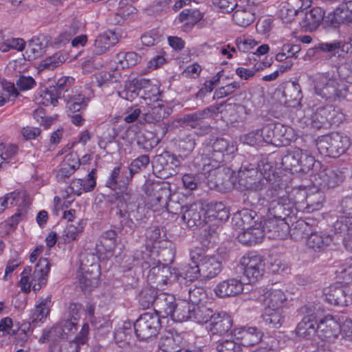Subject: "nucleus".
I'll use <instances>...</instances> for the list:
<instances>
[{
  "label": "nucleus",
  "instance_id": "ddd939ff",
  "mask_svg": "<svg viewBox=\"0 0 352 352\" xmlns=\"http://www.w3.org/2000/svg\"><path fill=\"white\" fill-rule=\"evenodd\" d=\"M319 170L311 175V181L314 186L334 188L340 185L344 179V174L339 169L319 167Z\"/></svg>",
  "mask_w": 352,
  "mask_h": 352
},
{
  "label": "nucleus",
  "instance_id": "0e129e2a",
  "mask_svg": "<svg viewBox=\"0 0 352 352\" xmlns=\"http://www.w3.org/2000/svg\"><path fill=\"white\" fill-rule=\"evenodd\" d=\"M206 300V293L203 287H195L188 289V302L190 305L203 304Z\"/></svg>",
  "mask_w": 352,
  "mask_h": 352
},
{
  "label": "nucleus",
  "instance_id": "bf43d9fd",
  "mask_svg": "<svg viewBox=\"0 0 352 352\" xmlns=\"http://www.w3.org/2000/svg\"><path fill=\"white\" fill-rule=\"evenodd\" d=\"M175 160V155L171 154L168 151H165L162 154L157 155L153 160L152 164L153 168L157 171L160 172L167 168L169 165V161Z\"/></svg>",
  "mask_w": 352,
  "mask_h": 352
},
{
  "label": "nucleus",
  "instance_id": "a19ab883",
  "mask_svg": "<svg viewBox=\"0 0 352 352\" xmlns=\"http://www.w3.org/2000/svg\"><path fill=\"white\" fill-rule=\"evenodd\" d=\"M204 117L201 111L184 116L182 120L187 125L193 129H201L203 133H208L210 131V126L205 124L203 120Z\"/></svg>",
  "mask_w": 352,
  "mask_h": 352
},
{
  "label": "nucleus",
  "instance_id": "c9c22d12",
  "mask_svg": "<svg viewBox=\"0 0 352 352\" xmlns=\"http://www.w3.org/2000/svg\"><path fill=\"white\" fill-rule=\"evenodd\" d=\"M67 59V55L61 52H58L52 56H47L42 60L38 64L37 69L38 72L52 71L60 66Z\"/></svg>",
  "mask_w": 352,
  "mask_h": 352
},
{
  "label": "nucleus",
  "instance_id": "1a4fd4ad",
  "mask_svg": "<svg viewBox=\"0 0 352 352\" xmlns=\"http://www.w3.org/2000/svg\"><path fill=\"white\" fill-rule=\"evenodd\" d=\"M133 327L139 340H144L155 337L161 327L160 316L155 313H144L136 320Z\"/></svg>",
  "mask_w": 352,
  "mask_h": 352
},
{
  "label": "nucleus",
  "instance_id": "09e8293b",
  "mask_svg": "<svg viewBox=\"0 0 352 352\" xmlns=\"http://www.w3.org/2000/svg\"><path fill=\"white\" fill-rule=\"evenodd\" d=\"M324 200V194L321 191L316 190L314 192L308 193L305 199L307 212H312L320 210L322 207Z\"/></svg>",
  "mask_w": 352,
  "mask_h": 352
},
{
  "label": "nucleus",
  "instance_id": "72a5a7b5",
  "mask_svg": "<svg viewBox=\"0 0 352 352\" xmlns=\"http://www.w3.org/2000/svg\"><path fill=\"white\" fill-rule=\"evenodd\" d=\"M205 218L208 221L217 220L223 221L229 218V212L224 204L221 202L211 203L204 211Z\"/></svg>",
  "mask_w": 352,
  "mask_h": 352
},
{
  "label": "nucleus",
  "instance_id": "f257e3e1",
  "mask_svg": "<svg viewBox=\"0 0 352 352\" xmlns=\"http://www.w3.org/2000/svg\"><path fill=\"white\" fill-rule=\"evenodd\" d=\"M274 173L273 164L264 158L256 166L252 164L243 165L239 171V177L247 188L258 191L267 184Z\"/></svg>",
  "mask_w": 352,
  "mask_h": 352
},
{
  "label": "nucleus",
  "instance_id": "3c124183",
  "mask_svg": "<svg viewBox=\"0 0 352 352\" xmlns=\"http://www.w3.org/2000/svg\"><path fill=\"white\" fill-rule=\"evenodd\" d=\"M179 272L180 274V283H182V280H184L192 282L201 276L199 264H188L184 267L179 269Z\"/></svg>",
  "mask_w": 352,
  "mask_h": 352
},
{
  "label": "nucleus",
  "instance_id": "412c9836",
  "mask_svg": "<svg viewBox=\"0 0 352 352\" xmlns=\"http://www.w3.org/2000/svg\"><path fill=\"white\" fill-rule=\"evenodd\" d=\"M80 305L75 303H72L68 307V311L65 316V318L59 323L60 328L63 331L64 335H67L70 333H74L77 330V323L79 320V310Z\"/></svg>",
  "mask_w": 352,
  "mask_h": 352
},
{
  "label": "nucleus",
  "instance_id": "4468645a",
  "mask_svg": "<svg viewBox=\"0 0 352 352\" xmlns=\"http://www.w3.org/2000/svg\"><path fill=\"white\" fill-rule=\"evenodd\" d=\"M147 195V206L153 211L165 208L166 201L170 196L168 188L163 187L160 184H150L146 186Z\"/></svg>",
  "mask_w": 352,
  "mask_h": 352
},
{
  "label": "nucleus",
  "instance_id": "4c0bfd02",
  "mask_svg": "<svg viewBox=\"0 0 352 352\" xmlns=\"http://www.w3.org/2000/svg\"><path fill=\"white\" fill-rule=\"evenodd\" d=\"M191 307L192 305L188 300H179L173 307V311L170 317L173 320L179 322L190 320Z\"/></svg>",
  "mask_w": 352,
  "mask_h": 352
},
{
  "label": "nucleus",
  "instance_id": "8fccbe9b",
  "mask_svg": "<svg viewBox=\"0 0 352 352\" xmlns=\"http://www.w3.org/2000/svg\"><path fill=\"white\" fill-rule=\"evenodd\" d=\"M82 270L85 272L79 276V283L80 287L84 291H90L92 288L96 287L98 284L97 274L92 276L88 272V270L86 267L88 266L82 261Z\"/></svg>",
  "mask_w": 352,
  "mask_h": 352
},
{
  "label": "nucleus",
  "instance_id": "b1692460",
  "mask_svg": "<svg viewBox=\"0 0 352 352\" xmlns=\"http://www.w3.org/2000/svg\"><path fill=\"white\" fill-rule=\"evenodd\" d=\"M199 265L201 277L211 279L217 276L221 271V262L214 256H206L201 259Z\"/></svg>",
  "mask_w": 352,
  "mask_h": 352
},
{
  "label": "nucleus",
  "instance_id": "f704fd0d",
  "mask_svg": "<svg viewBox=\"0 0 352 352\" xmlns=\"http://www.w3.org/2000/svg\"><path fill=\"white\" fill-rule=\"evenodd\" d=\"M317 321L311 320L308 318H302L295 329L296 336L300 338L311 339L317 333Z\"/></svg>",
  "mask_w": 352,
  "mask_h": 352
},
{
  "label": "nucleus",
  "instance_id": "680f3d73",
  "mask_svg": "<svg viewBox=\"0 0 352 352\" xmlns=\"http://www.w3.org/2000/svg\"><path fill=\"white\" fill-rule=\"evenodd\" d=\"M89 325L85 323L82 325L81 331L75 340L68 343V352H78L80 345L85 343L89 333Z\"/></svg>",
  "mask_w": 352,
  "mask_h": 352
},
{
  "label": "nucleus",
  "instance_id": "20e7f679",
  "mask_svg": "<svg viewBox=\"0 0 352 352\" xmlns=\"http://www.w3.org/2000/svg\"><path fill=\"white\" fill-rule=\"evenodd\" d=\"M350 145L349 138L346 134L339 132L322 136L316 143L320 153L331 157H337L344 153Z\"/></svg>",
  "mask_w": 352,
  "mask_h": 352
},
{
  "label": "nucleus",
  "instance_id": "6ab92c4d",
  "mask_svg": "<svg viewBox=\"0 0 352 352\" xmlns=\"http://www.w3.org/2000/svg\"><path fill=\"white\" fill-rule=\"evenodd\" d=\"M268 216L281 219H286L287 217L295 215L296 208L294 203L289 198L287 200L272 201L267 206Z\"/></svg>",
  "mask_w": 352,
  "mask_h": 352
},
{
  "label": "nucleus",
  "instance_id": "e2e57ef3",
  "mask_svg": "<svg viewBox=\"0 0 352 352\" xmlns=\"http://www.w3.org/2000/svg\"><path fill=\"white\" fill-rule=\"evenodd\" d=\"M25 47V42L20 38H8L0 43V50L3 52H8L11 50L23 51Z\"/></svg>",
  "mask_w": 352,
  "mask_h": 352
},
{
  "label": "nucleus",
  "instance_id": "58836bf2",
  "mask_svg": "<svg viewBox=\"0 0 352 352\" xmlns=\"http://www.w3.org/2000/svg\"><path fill=\"white\" fill-rule=\"evenodd\" d=\"M324 12L320 7H316L305 14L304 26L309 31L315 30L322 22Z\"/></svg>",
  "mask_w": 352,
  "mask_h": 352
},
{
  "label": "nucleus",
  "instance_id": "37998d69",
  "mask_svg": "<svg viewBox=\"0 0 352 352\" xmlns=\"http://www.w3.org/2000/svg\"><path fill=\"white\" fill-rule=\"evenodd\" d=\"M150 163V159L147 155H142L133 160L129 167V175H126L124 184H129L133 175L143 170L146 169Z\"/></svg>",
  "mask_w": 352,
  "mask_h": 352
},
{
  "label": "nucleus",
  "instance_id": "473e14b6",
  "mask_svg": "<svg viewBox=\"0 0 352 352\" xmlns=\"http://www.w3.org/2000/svg\"><path fill=\"white\" fill-rule=\"evenodd\" d=\"M262 319L269 328H279L284 322L283 309L264 307Z\"/></svg>",
  "mask_w": 352,
  "mask_h": 352
},
{
  "label": "nucleus",
  "instance_id": "6e6552de",
  "mask_svg": "<svg viewBox=\"0 0 352 352\" xmlns=\"http://www.w3.org/2000/svg\"><path fill=\"white\" fill-rule=\"evenodd\" d=\"M50 269V263L48 259L41 258L34 267L30 280L29 277L21 276L19 281L21 290L28 293L30 292L31 287H32L34 292L39 291L47 283Z\"/></svg>",
  "mask_w": 352,
  "mask_h": 352
},
{
  "label": "nucleus",
  "instance_id": "de8ad7c7",
  "mask_svg": "<svg viewBox=\"0 0 352 352\" xmlns=\"http://www.w3.org/2000/svg\"><path fill=\"white\" fill-rule=\"evenodd\" d=\"M132 332L133 329L130 322H125L122 328L116 331L114 338L120 347H124L131 342Z\"/></svg>",
  "mask_w": 352,
  "mask_h": 352
},
{
  "label": "nucleus",
  "instance_id": "4d7b16f0",
  "mask_svg": "<svg viewBox=\"0 0 352 352\" xmlns=\"http://www.w3.org/2000/svg\"><path fill=\"white\" fill-rule=\"evenodd\" d=\"M275 135L279 137L280 140L285 144H289L296 139L294 129L290 126L280 124L275 126Z\"/></svg>",
  "mask_w": 352,
  "mask_h": 352
},
{
  "label": "nucleus",
  "instance_id": "338daca9",
  "mask_svg": "<svg viewBox=\"0 0 352 352\" xmlns=\"http://www.w3.org/2000/svg\"><path fill=\"white\" fill-rule=\"evenodd\" d=\"M298 12L299 9H296L289 3H285L280 6L278 15L283 22L289 23L292 21Z\"/></svg>",
  "mask_w": 352,
  "mask_h": 352
},
{
  "label": "nucleus",
  "instance_id": "cd10ccee",
  "mask_svg": "<svg viewBox=\"0 0 352 352\" xmlns=\"http://www.w3.org/2000/svg\"><path fill=\"white\" fill-rule=\"evenodd\" d=\"M175 303L176 300L173 295L166 293L159 294L154 309L156 311L155 314L161 315L162 317L170 316Z\"/></svg>",
  "mask_w": 352,
  "mask_h": 352
},
{
  "label": "nucleus",
  "instance_id": "5fc2aeb1",
  "mask_svg": "<svg viewBox=\"0 0 352 352\" xmlns=\"http://www.w3.org/2000/svg\"><path fill=\"white\" fill-rule=\"evenodd\" d=\"M322 311L321 306L314 302H308L299 309V312L304 315L303 318H308L317 322L318 318L322 314Z\"/></svg>",
  "mask_w": 352,
  "mask_h": 352
},
{
  "label": "nucleus",
  "instance_id": "39448f33",
  "mask_svg": "<svg viewBox=\"0 0 352 352\" xmlns=\"http://www.w3.org/2000/svg\"><path fill=\"white\" fill-rule=\"evenodd\" d=\"M296 238H306L307 245L314 251H321L332 242V236L321 232H311V226L305 221H298L292 230Z\"/></svg>",
  "mask_w": 352,
  "mask_h": 352
},
{
  "label": "nucleus",
  "instance_id": "c85d7f7f",
  "mask_svg": "<svg viewBox=\"0 0 352 352\" xmlns=\"http://www.w3.org/2000/svg\"><path fill=\"white\" fill-rule=\"evenodd\" d=\"M183 344L182 336L172 331H167L160 338L159 348L163 352H175Z\"/></svg>",
  "mask_w": 352,
  "mask_h": 352
},
{
  "label": "nucleus",
  "instance_id": "c756f323",
  "mask_svg": "<svg viewBox=\"0 0 352 352\" xmlns=\"http://www.w3.org/2000/svg\"><path fill=\"white\" fill-rule=\"evenodd\" d=\"M147 83V80L144 78H134L126 82L124 88L121 91H118V95L127 100L132 101L137 96L141 95L142 86Z\"/></svg>",
  "mask_w": 352,
  "mask_h": 352
},
{
  "label": "nucleus",
  "instance_id": "aec40b11",
  "mask_svg": "<svg viewBox=\"0 0 352 352\" xmlns=\"http://www.w3.org/2000/svg\"><path fill=\"white\" fill-rule=\"evenodd\" d=\"M243 284L241 280L229 278L219 283L214 288V292L221 298L235 296L243 292Z\"/></svg>",
  "mask_w": 352,
  "mask_h": 352
},
{
  "label": "nucleus",
  "instance_id": "49530a36",
  "mask_svg": "<svg viewBox=\"0 0 352 352\" xmlns=\"http://www.w3.org/2000/svg\"><path fill=\"white\" fill-rule=\"evenodd\" d=\"M140 97L146 102V104L151 105V102H157L160 99V89L155 85H151L150 80L142 86Z\"/></svg>",
  "mask_w": 352,
  "mask_h": 352
},
{
  "label": "nucleus",
  "instance_id": "a211bd4d",
  "mask_svg": "<svg viewBox=\"0 0 352 352\" xmlns=\"http://www.w3.org/2000/svg\"><path fill=\"white\" fill-rule=\"evenodd\" d=\"M232 327V319L226 312L213 314L207 327L212 335L223 336L228 333Z\"/></svg>",
  "mask_w": 352,
  "mask_h": 352
},
{
  "label": "nucleus",
  "instance_id": "c03bdc74",
  "mask_svg": "<svg viewBox=\"0 0 352 352\" xmlns=\"http://www.w3.org/2000/svg\"><path fill=\"white\" fill-rule=\"evenodd\" d=\"M212 316V311L203 304L192 305L190 320L197 323H206Z\"/></svg>",
  "mask_w": 352,
  "mask_h": 352
},
{
  "label": "nucleus",
  "instance_id": "2f4dec72",
  "mask_svg": "<svg viewBox=\"0 0 352 352\" xmlns=\"http://www.w3.org/2000/svg\"><path fill=\"white\" fill-rule=\"evenodd\" d=\"M333 227L336 233L343 234V244L346 250L352 252V221L344 220L342 217L335 222Z\"/></svg>",
  "mask_w": 352,
  "mask_h": 352
},
{
  "label": "nucleus",
  "instance_id": "4be33fe9",
  "mask_svg": "<svg viewBox=\"0 0 352 352\" xmlns=\"http://www.w3.org/2000/svg\"><path fill=\"white\" fill-rule=\"evenodd\" d=\"M234 336L239 334L237 340H240L241 345L250 346L258 344L263 336V332L256 327H244L241 329H234Z\"/></svg>",
  "mask_w": 352,
  "mask_h": 352
},
{
  "label": "nucleus",
  "instance_id": "864d4df0",
  "mask_svg": "<svg viewBox=\"0 0 352 352\" xmlns=\"http://www.w3.org/2000/svg\"><path fill=\"white\" fill-rule=\"evenodd\" d=\"M46 47V41L44 38L34 37L32 38L27 47V53H30L32 58H35L40 56L44 52Z\"/></svg>",
  "mask_w": 352,
  "mask_h": 352
},
{
  "label": "nucleus",
  "instance_id": "9d476101",
  "mask_svg": "<svg viewBox=\"0 0 352 352\" xmlns=\"http://www.w3.org/2000/svg\"><path fill=\"white\" fill-rule=\"evenodd\" d=\"M264 188H267V190L261 195L260 201L262 204L266 202L268 206L270 204H272V201L287 200V197H289V187L284 184L282 179L274 173Z\"/></svg>",
  "mask_w": 352,
  "mask_h": 352
},
{
  "label": "nucleus",
  "instance_id": "79ce46f5",
  "mask_svg": "<svg viewBox=\"0 0 352 352\" xmlns=\"http://www.w3.org/2000/svg\"><path fill=\"white\" fill-rule=\"evenodd\" d=\"M300 153L301 157L298 165V167H300L299 170L303 173H308L311 170L313 172L311 175L314 174L318 168L320 167V163L316 162L307 150L301 149Z\"/></svg>",
  "mask_w": 352,
  "mask_h": 352
},
{
  "label": "nucleus",
  "instance_id": "0eeeda50",
  "mask_svg": "<svg viewBox=\"0 0 352 352\" xmlns=\"http://www.w3.org/2000/svg\"><path fill=\"white\" fill-rule=\"evenodd\" d=\"M239 267L250 284L262 279L266 271L265 260L254 252L244 254L240 259Z\"/></svg>",
  "mask_w": 352,
  "mask_h": 352
},
{
  "label": "nucleus",
  "instance_id": "2eb2a0df",
  "mask_svg": "<svg viewBox=\"0 0 352 352\" xmlns=\"http://www.w3.org/2000/svg\"><path fill=\"white\" fill-rule=\"evenodd\" d=\"M340 333V324L331 316H326L317 324V334L322 340L334 341Z\"/></svg>",
  "mask_w": 352,
  "mask_h": 352
},
{
  "label": "nucleus",
  "instance_id": "f8f14e48",
  "mask_svg": "<svg viewBox=\"0 0 352 352\" xmlns=\"http://www.w3.org/2000/svg\"><path fill=\"white\" fill-rule=\"evenodd\" d=\"M236 151L233 143H230L223 138H217L211 146L206 148V151L202 158H210L212 162V166L217 168L224 162L226 155H230Z\"/></svg>",
  "mask_w": 352,
  "mask_h": 352
},
{
  "label": "nucleus",
  "instance_id": "393cba45",
  "mask_svg": "<svg viewBox=\"0 0 352 352\" xmlns=\"http://www.w3.org/2000/svg\"><path fill=\"white\" fill-rule=\"evenodd\" d=\"M204 214V210L202 207L195 204L189 206H186V209L183 212L182 219L187 226L192 228L200 226L202 223V216Z\"/></svg>",
  "mask_w": 352,
  "mask_h": 352
},
{
  "label": "nucleus",
  "instance_id": "dca6fc26",
  "mask_svg": "<svg viewBox=\"0 0 352 352\" xmlns=\"http://www.w3.org/2000/svg\"><path fill=\"white\" fill-rule=\"evenodd\" d=\"M256 10V5L253 1H248L245 4L237 5L232 20L239 26L247 27L255 20Z\"/></svg>",
  "mask_w": 352,
  "mask_h": 352
},
{
  "label": "nucleus",
  "instance_id": "ea45409f",
  "mask_svg": "<svg viewBox=\"0 0 352 352\" xmlns=\"http://www.w3.org/2000/svg\"><path fill=\"white\" fill-rule=\"evenodd\" d=\"M168 270L166 269H161V266H155L152 267L147 276L148 282L151 287H153L155 289L162 288L166 285V275L168 274Z\"/></svg>",
  "mask_w": 352,
  "mask_h": 352
},
{
  "label": "nucleus",
  "instance_id": "f3484780",
  "mask_svg": "<svg viewBox=\"0 0 352 352\" xmlns=\"http://www.w3.org/2000/svg\"><path fill=\"white\" fill-rule=\"evenodd\" d=\"M263 225L269 238L283 239L289 234V226L285 222V219L268 216Z\"/></svg>",
  "mask_w": 352,
  "mask_h": 352
},
{
  "label": "nucleus",
  "instance_id": "603ef678",
  "mask_svg": "<svg viewBox=\"0 0 352 352\" xmlns=\"http://www.w3.org/2000/svg\"><path fill=\"white\" fill-rule=\"evenodd\" d=\"M157 295V290L153 287L144 288L140 294V305L143 309H148L151 306L155 307Z\"/></svg>",
  "mask_w": 352,
  "mask_h": 352
},
{
  "label": "nucleus",
  "instance_id": "6e6d98bb",
  "mask_svg": "<svg viewBox=\"0 0 352 352\" xmlns=\"http://www.w3.org/2000/svg\"><path fill=\"white\" fill-rule=\"evenodd\" d=\"M72 155L67 156V162L63 164L56 174V178L59 182L64 181L69 177L79 167V161H75L74 164L69 162L72 160Z\"/></svg>",
  "mask_w": 352,
  "mask_h": 352
},
{
  "label": "nucleus",
  "instance_id": "7ed1b4c3",
  "mask_svg": "<svg viewBox=\"0 0 352 352\" xmlns=\"http://www.w3.org/2000/svg\"><path fill=\"white\" fill-rule=\"evenodd\" d=\"M126 175H129L126 170H121L120 166L115 167L106 182V186L113 190H120L116 193L115 204L120 210L121 215L124 214L129 206L136 202V195L133 193L127 186L129 184H124Z\"/></svg>",
  "mask_w": 352,
  "mask_h": 352
},
{
  "label": "nucleus",
  "instance_id": "13d9d810",
  "mask_svg": "<svg viewBox=\"0 0 352 352\" xmlns=\"http://www.w3.org/2000/svg\"><path fill=\"white\" fill-rule=\"evenodd\" d=\"M300 153V148H295L283 157L282 164L285 168L291 169L292 168L298 167L299 160L301 157Z\"/></svg>",
  "mask_w": 352,
  "mask_h": 352
},
{
  "label": "nucleus",
  "instance_id": "e433bc0d",
  "mask_svg": "<svg viewBox=\"0 0 352 352\" xmlns=\"http://www.w3.org/2000/svg\"><path fill=\"white\" fill-rule=\"evenodd\" d=\"M171 112L170 107L157 102L144 114L145 120L148 122H157L167 118Z\"/></svg>",
  "mask_w": 352,
  "mask_h": 352
},
{
  "label": "nucleus",
  "instance_id": "7c9ffc66",
  "mask_svg": "<svg viewBox=\"0 0 352 352\" xmlns=\"http://www.w3.org/2000/svg\"><path fill=\"white\" fill-rule=\"evenodd\" d=\"M326 300L333 305H346V293L342 285H331L323 290Z\"/></svg>",
  "mask_w": 352,
  "mask_h": 352
},
{
  "label": "nucleus",
  "instance_id": "5701e85b",
  "mask_svg": "<svg viewBox=\"0 0 352 352\" xmlns=\"http://www.w3.org/2000/svg\"><path fill=\"white\" fill-rule=\"evenodd\" d=\"M283 95L285 98V104L289 107H298L302 98L301 87L298 82H289L284 87Z\"/></svg>",
  "mask_w": 352,
  "mask_h": 352
},
{
  "label": "nucleus",
  "instance_id": "9b49d317",
  "mask_svg": "<svg viewBox=\"0 0 352 352\" xmlns=\"http://www.w3.org/2000/svg\"><path fill=\"white\" fill-rule=\"evenodd\" d=\"M202 168L201 174L204 176L206 183L210 188L222 190L226 188L228 182V175L221 168L222 164L217 168L212 167L210 158H201Z\"/></svg>",
  "mask_w": 352,
  "mask_h": 352
},
{
  "label": "nucleus",
  "instance_id": "f03ea898",
  "mask_svg": "<svg viewBox=\"0 0 352 352\" xmlns=\"http://www.w3.org/2000/svg\"><path fill=\"white\" fill-rule=\"evenodd\" d=\"M314 94L326 101L334 102L344 98L348 86L340 78L329 72L317 74L312 80Z\"/></svg>",
  "mask_w": 352,
  "mask_h": 352
},
{
  "label": "nucleus",
  "instance_id": "774afa93",
  "mask_svg": "<svg viewBox=\"0 0 352 352\" xmlns=\"http://www.w3.org/2000/svg\"><path fill=\"white\" fill-rule=\"evenodd\" d=\"M218 352H241V343L234 340H225L219 342L217 346Z\"/></svg>",
  "mask_w": 352,
  "mask_h": 352
},
{
  "label": "nucleus",
  "instance_id": "423d86ee",
  "mask_svg": "<svg viewBox=\"0 0 352 352\" xmlns=\"http://www.w3.org/2000/svg\"><path fill=\"white\" fill-rule=\"evenodd\" d=\"M342 110L331 104L316 108L311 117V126L316 129H327L333 125L338 126L344 120Z\"/></svg>",
  "mask_w": 352,
  "mask_h": 352
},
{
  "label": "nucleus",
  "instance_id": "a18cd8bd",
  "mask_svg": "<svg viewBox=\"0 0 352 352\" xmlns=\"http://www.w3.org/2000/svg\"><path fill=\"white\" fill-rule=\"evenodd\" d=\"M142 60V56L135 52H120L117 54L116 61L117 67L121 69L135 66Z\"/></svg>",
  "mask_w": 352,
  "mask_h": 352
},
{
  "label": "nucleus",
  "instance_id": "052dcab7",
  "mask_svg": "<svg viewBox=\"0 0 352 352\" xmlns=\"http://www.w3.org/2000/svg\"><path fill=\"white\" fill-rule=\"evenodd\" d=\"M83 226L79 223H69L67 225L63 234L65 243H71L78 239L80 233L82 232Z\"/></svg>",
  "mask_w": 352,
  "mask_h": 352
},
{
  "label": "nucleus",
  "instance_id": "69168bd1",
  "mask_svg": "<svg viewBox=\"0 0 352 352\" xmlns=\"http://www.w3.org/2000/svg\"><path fill=\"white\" fill-rule=\"evenodd\" d=\"M51 304V296L45 298H40L39 303L36 306L34 311L35 319L41 320L47 317L50 312V306Z\"/></svg>",
  "mask_w": 352,
  "mask_h": 352
},
{
  "label": "nucleus",
  "instance_id": "a878e982",
  "mask_svg": "<svg viewBox=\"0 0 352 352\" xmlns=\"http://www.w3.org/2000/svg\"><path fill=\"white\" fill-rule=\"evenodd\" d=\"M286 300V296L281 289L272 287L264 293L263 300L265 307L283 309V305Z\"/></svg>",
  "mask_w": 352,
  "mask_h": 352
},
{
  "label": "nucleus",
  "instance_id": "bb28decb",
  "mask_svg": "<svg viewBox=\"0 0 352 352\" xmlns=\"http://www.w3.org/2000/svg\"><path fill=\"white\" fill-rule=\"evenodd\" d=\"M118 38L112 31H107L100 34L95 40L93 52L96 55H101L116 44Z\"/></svg>",
  "mask_w": 352,
  "mask_h": 352
}]
</instances>
